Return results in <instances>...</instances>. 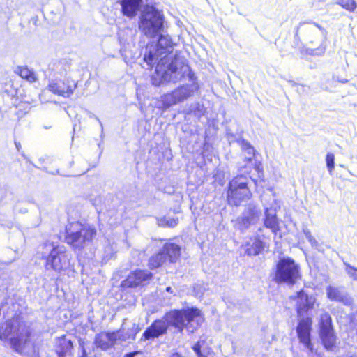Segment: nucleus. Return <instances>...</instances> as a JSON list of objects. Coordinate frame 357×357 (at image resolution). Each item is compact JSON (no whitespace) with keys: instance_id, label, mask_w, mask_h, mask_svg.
Masks as SVG:
<instances>
[{"instance_id":"obj_1","label":"nucleus","mask_w":357,"mask_h":357,"mask_svg":"<svg viewBox=\"0 0 357 357\" xmlns=\"http://www.w3.org/2000/svg\"><path fill=\"white\" fill-rule=\"evenodd\" d=\"M202 321V312L197 307L172 310L152 322L144 331L140 341L153 340L163 336L167 334L169 327L174 328L181 333L184 329L193 333Z\"/></svg>"},{"instance_id":"obj_2","label":"nucleus","mask_w":357,"mask_h":357,"mask_svg":"<svg viewBox=\"0 0 357 357\" xmlns=\"http://www.w3.org/2000/svg\"><path fill=\"white\" fill-rule=\"evenodd\" d=\"M174 45L169 36L160 34L156 43H150L143 53L142 68L151 70L154 66L156 76L179 68L176 62L181 60L183 65L188 64L186 59L178 52H174Z\"/></svg>"},{"instance_id":"obj_3","label":"nucleus","mask_w":357,"mask_h":357,"mask_svg":"<svg viewBox=\"0 0 357 357\" xmlns=\"http://www.w3.org/2000/svg\"><path fill=\"white\" fill-rule=\"evenodd\" d=\"M176 63L179 68L170 70L167 73L163 71L162 75L157 76L160 79V82L157 83L154 81L153 84L159 85L163 82L176 83L185 77L190 83L180 85L172 92L165 94L162 96V102L165 107L184 102L193 96L200 89L197 77L188 64L183 65L181 60H177Z\"/></svg>"},{"instance_id":"obj_4","label":"nucleus","mask_w":357,"mask_h":357,"mask_svg":"<svg viewBox=\"0 0 357 357\" xmlns=\"http://www.w3.org/2000/svg\"><path fill=\"white\" fill-rule=\"evenodd\" d=\"M296 311L299 318L296 331L299 342L307 349L310 355L314 352L311 338L312 319L310 317H304V314L313 308L315 298L307 294L304 290H300L296 292Z\"/></svg>"},{"instance_id":"obj_5","label":"nucleus","mask_w":357,"mask_h":357,"mask_svg":"<svg viewBox=\"0 0 357 357\" xmlns=\"http://www.w3.org/2000/svg\"><path fill=\"white\" fill-rule=\"evenodd\" d=\"M96 234L93 225L79 221L70 222L66 227L65 242L75 252H80L93 241Z\"/></svg>"},{"instance_id":"obj_6","label":"nucleus","mask_w":357,"mask_h":357,"mask_svg":"<svg viewBox=\"0 0 357 357\" xmlns=\"http://www.w3.org/2000/svg\"><path fill=\"white\" fill-rule=\"evenodd\" d=\"M31 333V328L25 321L18 319H10L1 328L0 340H9L12 347L17 351L29 341Z\"/></svg>"},{"instance_id":"obj_7","label":"nucleus","mask_w":357,"mask_h":357,"mask_svg":"<svg viewBox=\"0 0 357 357\" xmlns=\"http://www.w3.org/2000/svg\"><path fill=\"white\" fill-rule=\"evenodd\" d=\"M301 277L300 266L289 257L279 259L275 266L273 280L277 284L292 286Z\"/></svg>"},{"instance_id":"obj_8","label":"nucleus","mask_w":357,"mask_h":357,"mask_svg":"<svg viewBox=\"0 0 357 357\" xmlns=\"http://www.w3.org/2000/svg\"><path fill=\"white\" fill-rule=\"evenodd\" d=\"M250 178L238 174L229 181L227 185V199L229 205L238 206L243 202H247L252 197L248 188Z\"/></svg>"},{"instance_id":"obj_9","label":"nucleus","mask_w":357,"mask_h":357,"mask_svg":"<svg viewBox=\"0 0 357 357\" xmlns=\"http://www.w3.org/2000/svg\"><path fill=\"white\" fill-rule=\"evenodd\" d=\"M164 27V17L161 11L153 6H147L142 12L139 29L148 37L160 33Z\"/></svg>"},{"instance_id":"obj_10","label":"nucleus","mask_w":357,"mask_h":357,"mask_svg":"<svg viewBox=\"0 0 357 357\" xmlns=\"http://www.w3.org/2000/svg\"><path fill=\"white\" fill-rule=\"evenodd\" d=\"M50 247L49 254L45 257V268L46 271H53L57 273L66 271L70 266V255L67 252L63 245L46 243Z\"/></svg>"},{"instance_id":"obj_11","label":"nucleus","mask_w":357,"mask_h":357,"mask_svg":"<svg viewBox=\"0 0 357 357\" xmlns=\"http://www.w3.org/2000/svg\"><path fill=\"white\" fill-rule=\"evenodd\" d=\"M305 31L307 33L306 40L312 45H319L317 48L303 47L301 52L311 56H321L326 51V40L327 39V31L316 22L308 23Z\"/></svg>"},{"instance_id":"obj_12","label":"nucleus","mask_w":357,"mask_h":357,"mask_svg":"<svg viewBox=\"0 0 357 357\" xmlns=\"http://www.w3.org/2000/svg\"><path fill=\"white\" fill-rule=\"evenodd\" d=\"M181 255V247L174 243L168 242L161 249L151 256L149 260V266L151 269L160 267L164 263L175 262Z\"/></svg>"},{"instance_id":"obj_13","label":"nucleus","mask_w":357,"mask_h":357,"mask_svg":"<svg viewBox=\"0 0 357 357\" xmlns=\"http://www.w3.org/2000/svg\"><path fill=\"white\" fill-rule=\"evenodd\" d=\"M261 214V210L257 205L252 202L249 203L236 218L235 226L241 232H245L259 220Z\"/></svg>"},{"instance_id":"obj_14","label":"nucleus","mask_w":357,"mask_h":357,"mask_svg":"<svg viewBox=\"0 0 357 357\" xmlns=\"http://www.w3.org/2000/svg\"><path fill=\"white\" fill-rule=\"evenodd\" d=\"M320 337L324 348L332 351L335 346L336 336L332 325V319L328 313H324L320 317Z\"/></svg>"},{"instance_id":"obj_15","label":"nucleus","mask_w":357,"mask_h":357,"mask_svg":"<svg viewBox=\"0 0 357 357\" xmlns=\"http://www.w3.org/2000/svg\"><path fill=\"white\" fill-rule=\"evenodd\" d=\"M153 274L147 270L137 269L130 273L126 279L121 282L123 287H136L144 286L149 283Z\"/></svg>"},{"instance_id":"obj_16","label":"nucleus","mask_w":357,"mask_h":357,"mask_svg":"<svg viewBox=\"0 0 357 357\" xmlns=\"http://www.w3.org/2000/svg\"><path fill=\"white\" fill-rule=\"evenodd\" d=\"M119 331V330H117L97 333L94 337V344L102 351L109 350L115 345Z\"/></svg>"},{"instance_id":"obj_17","label":"nucleus","mask_w":357,"mask_h":357,"mask_svg":"<svg viewBox=\"0 0 357 357\" xmlns=\"http://www.w3.org/2000/svg\"><path fill=\"white\" fill-rule=\"evenodd\" d=\"M263 231L264 228H259L256 232V236L250 238L245 245H243L245 252L248 256H257L264 250L266 243L261 238L264 236Z\"/></svg>"},{"instance_id":"obj_18","label":"nucleus","mask_w":357,"mask_h":357,"mask_svg":"<svg viewBox=\"0 0 357 357\" xmlns=\"http://www.w3.org/2000/svg\"><path fill=\"white\" fill-rule=\"evenodd\" d=\"M326 295L329 300L341 303L345 305H349L352 300L342 287H334L329 285L326 287Z\"/></svg>"},{"instance_id":"obj_19","label":"nucleus","mask_w":357,"mask_h":357,"mask_svg":"<svg viewBox=\"0 0 357 357\" xmlns=\"http://www.w3.org/2000/svg\"><path fill=\"white\" fill-rule=\"evenodd\" d=\"M73 349V342L68 339L66 335H62L57 338L55 351L58 357H66L68 355H71Z\"/></svg>"},{"instance_id":"obj_20","label":"nucleus","mask_w":357,"mask_h":357,"mask_svg":"<svg viewBox=\"0 0 357 357\" xmlns=\"http://www.w3.org/2000/svg\"><path fill=\"white\" fill-rule=\"evenodd\" d=\"M142 0H121V12L128 17H135L141 8Z\"/></svg>"},{"instance_id":"obj_21","label":"nucleus","mask_w":357,"mask_h":357,"mask_svg":"<svg viewBox=\"0 0 357 357\" xmlns=\"http://www.w3.org/2000/svg\"><path fill=\"white\" fill-rule=\"evenodd\" d=\"M264 225L266 228L270 229L274 234L280 230L279 221L277 218L276 210L275 208H265Z\"/></svg>"},{"instance_id":"obj_22","label":"nucleus","mask_w":357,"mask_h":357,"mask_svg":"<svg viewBox=\"0 0 357 357\" xmlns=\"http://www.w3.org/2000/svg\"><path fill=\"white\" fill-rule=\"evenodd\" d=\"M238 142L240 144L242 151L247 154L245 160L248 162L252 161L256 151L253 146H252L250 143L245 139H240Z\"/></svg>"},{"instance_id":"obj_23","label":"nucleus","mask_w":357,"mask_h":357,"mask_svg":"<svg viewBox=\"0 0 357 357\" xmlns=\"http://www.w3.org/2000/svg\"><path fill=\"white\" fill-rule=\"evenodd\" d=\"M66 87L65 82H55L52 81L48 85L49 90L55 94L62 96L63 97H68V94L64 93Z\"/></svg>"},{"instance_id":"obj_24","label":"nucleus","mask_w":357,"mask_h":357,"mask_svg":"<svg viewBox=\"0 0 357 357\" xmlns=\"http://www.w3.org/2000/svg\"><path fill=\"white\" fill-rule=\"evenodd\" d=\"M18 73L22 78L25 79L30 82H33L36 80L34 72L26 66L19 68Z\"/></svg>"},{"instance_id":"obj_25","label":"nucleus","mask_w":357,"mask_h":357,"mask_svg":"<svg viewBox=\"0 0 357 357\" xmlns=\"http://www.w3.org/2000/svg\"><path fill=\"white\" fill-rule=\"evenodd\" d=\"M178 223V218H170L164 216L158 219V225L160 227H174Z\"/></svg>"},{"instance_id":"obj_26","label":"nucleus","mask_w":357,"mask_h":357,"mask_svg":"<svg viewBox=\"0 0 357 357\" xmlns=\"http://www.w3.org/2000/svg\"><path fill=\"white\" fill-rule=\"evenodd\" d=\"M190 111L194 114L195 116L197 117H201L203 116L206 112V108L203 105V104L200 102H195L192 104L189 108Z\"/></svg>"},{"instance_id":"obj_27","label":"nucleus","mask_w":357,"mask_h":357,"mask_svg":"<svg viewBox=\"0 0 357 357\" xmlns=\"http://www.w3.org/2000/svg\"><path fill=\"white\" fill-rule=\"evenodd\" d=\"M336 3L350 12L354 11L357 7L355 0H337Z\"/></svg>"},{"instance_id":"obj_28","label":"nucleus","mask_w":357,"mask_h":357,"mask_svg":"<svg viewBox=\"0 0 357 357\" xmlns=\"http://www.w3.org/2000/svg\"><path fill=\"white\" fill-rule=\"evenodd\" d=\"M344 265L346 266V272L349 278L357 281V268L345 261Z\"/></svg>"},{"instance_id":"obj_29","label":"nucleus","mask_w":357,"mask_h":357,"mask_svg":"<svg viewBox=\"0 0 357 357\" xmlns=\"http://www.w3.org/2000/svg\"><path fill=\"white\" fill-rule=\"evenodd\" d=\"M204 343V341H198L192 347L197 357H206V353L202 350V347Z\"/></svg>"},{"instance_id":"obj_30","label":"nucleus","mask_w":357,"mask_h":357,"mask_svg":"<svg viewBox=\"0 0 357 357\" xmlns=\"http://www.w3.org/2000/svg\"><path fill=\"white\" fill-rule=\"evenodd\" d=\"M326 167L330 174L332 173L335 166V156L333 153H328L326 157Z\"/></svg>"},{"instance_id":"obj_31","label":"nucleus","mask_w":357,"mask_h":357,"mask_svg":"<svg viewBox=\"0 0 357 357\" xmlns=\"http://www.w3.org/2000/svg\"><path fill=\"white\" fill-rule=\"evenodd\" d=\"M66 87L64 93L68 94V97H69L77 87V84L73 80L67 79L66 82Z\"/></svg>"},{"instance_id":"obj_32","label":"nucleus","mask_w":357,"mask_h":357,"mask_svg":"<svg viewBox=\"0 0 357 357\" xmlns=\"http://www.w3.org/2000/svg\"><path fill=\"white\" fill-rule=\"evenodd\" d=\"M194 292L195 293L196 296H202L204 294V290L206 289L204 287V284L197 283L193 287Z\"/></svg>"},{"instance_id":"obj_33","label":"nucleus","mask_w":357,"mask_h":357,"mask_svg":"<svg viewBox=\"0 0 357 357\" xmlns=\"http://www.w3.org/2000/svg\"><path fill=\"white\" fill-rule=\"evenodd\" d=\"M88 114H89V118L95 119L98 122V123L100 124V128H101V135H100V137H103V125H102L101 121L93 113H92L91 112H88Z\"/></svg>"},{"instance_id":"obj_34","label":"nucleus","mask_w":357,"mask_h":357,"mask_svg":"<svg viewBox=\"0 0 357 357\" xmlns=\"http://www.w3.org/2000/svg\"><path fill=\"white\" fill-rule=\"evenodd\" d=\"M303 234L307 241L312 238L313 236L311 234L310 231L307 228H304L303 229Z\"/></svg>"},{"instance_id":"obj_35","label":"nucleus","mask_w":357,"mask_h":357,"mask_svg":"<svg viewBox=\"0 0 357 357\" xmlns=\"http://www.w3.org/2000/svg\"><path fill=\"white\" fill-rule=\"evenodd\" d=\"M304 24H305V22H301V23L299 24V25L296 27V30H295V36H294L296 40H298V39H299V36H298V31H299V28H300L301 26L304 25Z\"/></svg>"},{"instance_id":"obj_36","label":"nucleus","mask_w":357,"mask_h":357,"mask_svg":"<svg viewBox=\"0 0 357 357\" xmlns=\"http://www.w3.org/2000/svg\"><path fill=\"white\" fill-rule=\"evenodd\" d=\"M80 347L82 348V355L79 357H88V354L86 348L80 343Z\"/></svg>"},{"instance_id":"obj_37","label":"nucleus","mask_w":357,"mask_h":357,"mask_svg":"<svg viewBox=\"0 0 357 357\" xmlns=\"http://www.w3.org/2000/svg\"><path fill=\"white\" fill-rule=\"evenodd\" d=\"M309 243H310V245L314 247V248H317V245H318V242L314 238L312 237V238H310L309 241Z\"/></svg>"},{"instance_id":"obj_38","label":"nucleus","mask_w":357,"mask_h":357,"mask_svg":"<svg viewBox=\"0 0 357 357\" xmlns=\"http://www.w3.org/2000/svg\"><path fill=\"white\" fill-rule=\"evenodd\" d=\"M14 143H15V147H16V149L17 150V151L20 153L22 152L21 151L22 146H21L20 142L15 140Z\"/></svg>"},{"instance_id":"obj_39","label":"nucleus","mask_w":357,"mask_h":357,"mask_svg":"<svg viewBox=\"0 0 357 357\" xmlns=\"http://www.w3.org/2000/svg\"><path fill=\"white\" fill-rule=\"evenodd\" d=\"M137 354L136 351L128 352L124 354L123 357H135Z\"/></svg>"},{"instance_id":"obj_40","label":"nucleus","mask_w":357,"mask_h":357,"mask_svg":"<svg viewBox=\"0 0 357 357\" xmlns=\"http://www.w3.org/2000/svg\"><path fill=\"white\" fill-rule=\"evenodd\" d=\"M292 83H293V84H294V85H296V86H297V91H298V92H299V93H300L301 91L303 92V91H304V88H305V86H304L303 85H297V84H296V83H294V82H292Z\"/></svg>"},{"instance_id":"obj_41","label":"nucleus","mask_w":357,"mask_h":357,"mask_svg":"<svg viewBox=\"0 0 357 357\" xmlns=\"http://www.w3.org/2000/svg\"><path fill=\"white\" fill-rule=\"evenodd\" d=\"M169 357H184V356H183L182 354L178 353V352H174L172 354H171L169 356Z\"/></svg>"},{"instance_id":"obj_42","label":"nucleus","mask_w":357,"mask_h":357,"mask_svg":"<svg viewBox=\"0 0 357 357\" xmlns=\"http://www.w3.org/2000/svg\"><path fill=\"white\" fill-rule=\"evenodd\" d=\"M20 154L24 160H26L29 162H30L29 158L25 155V153L23 151L20 152Z\"/></svg>"},{"instance_id":"obj_43","label":"nucleus","mask_w":357,"mask_h":357,"mask_svg":"<svg viewBox=\"0 0 357 357\" xmlns=\"http://www.w3.org/2000/svg\"><path fill=\"white\" fill-rule=\"evenodd\" d=\"M120 53H121V55L123 57V60L125 61L126 59V58L125 57V50L123 48H121L120 50Z\"/></svg>"},{"instance_id":"obj_44","label":"nucleus","mask_w":357,"mask_h":357,"mask_svg":"<svg viewBox=\"0 0 357 357\" xmlns=\"http://www.w3.org/2000/svg\"><path fill=\"white\" fill-rule=\"evenodd\" d=\"M166 291L168 293H173V290L171 287H166Z\"/></svg>"},{"instance_id":"obj_45","label":"nucleus","mask_w":357,"mask_h":357,"mask_svg":"<svg viewBox=\"0 0 357 357\" xmlns=\"http://www.w3.org/2000/svg\"><path fill=\"white\" fill-rule=\"evenodd\" d=\"M340 82H342V83H346V82H347V79H343L340 80Z\"/></svg>"},{"instance_id":"obj_46","label":"nucleus","mask_w":357,"mask_h":357,"mask_svg":"<svg viewBox=\"0 0 357 357\" xmlns=\"http://www.w3.org/2000/svg\"><path fill=\"white\" fill-rule=\"evenodd\" d=\"M52 174H59V171L57 169V170H56L55 173L52 172Z\"/></svg>"}]
</instances>
